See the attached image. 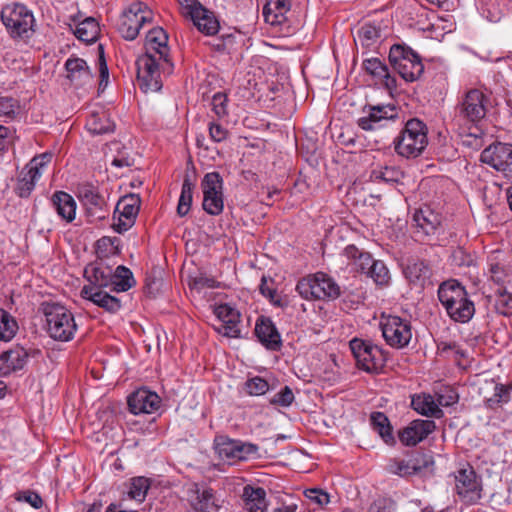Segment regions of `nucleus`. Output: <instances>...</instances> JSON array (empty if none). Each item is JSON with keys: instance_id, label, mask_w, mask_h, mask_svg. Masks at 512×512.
<instances>
[{"instance_id": "bb28decb", "label": "nucleus", "mask_w": 512, "mask_h": 512, "mask_svg": "<svg viewBox=\"0 0 512 512\" xmlns=\"http://www.w3.org/2000/svg\"><path fill=\"white\" fill-rule=\"evenodd\" d=\"M395 116V109L391 106H374L369 109L367 115L358 119V125L366 131L376 130Z\"/></svg>"}, {"instance_id": "774afa93", "label": "nucleus", "mask_w": 512, "mask_h": 512, "mask_svg": "<svg viewBox=\"0 0 512 512\" xmlns=\"http://www.w3.org/2000/svg\"><path fill=\"white\" fill-rule=\"evenodd\" d=\"M111 165L116 168L130 167L133 165V159L125 154H119L111 161Z\"/></svg>"}, {"instance_id": "4468645a", "label": "nucleus", "mask_w": 512, "mask_h": 512, "mask_svg": "<svg viewBox=\"0 0 512 512\" xmlns=\"http://www.w3.org/2000/svg\"><path fill=\"white\" fill-rule=\"evenodd\" d=\"M51 153H43L33 157L20 172L17 182V193L20 197H28L42 175V170L50 163Z\"/></svg>"}, {"instance_id": "37998d69", "label": "nucleus", "mask_w": 512, "mask_h": 512, "mask_svg": "<svg viewBox=\"0 0 512 512\" xmlns=\"http://www.w3.org/2000/svg\"><path fill=\"white\" fill-rule=\"evenodd\" d=\"M192 199L193 184L188 178H186L183 181L181 194L177 205V213L179 216L183 217L188 214L191 208Z\"/></svg>"}, {"instance_id": "603ef678", "label": "nucleus", "mask_w": 512, "mask_h": 512, "mask_svg": "<svg viewBox=\"0 0 512 512\" xmlns=\"http://www.w3.org/2000/svg\"><path fill=\"white\" fill-rule=\"evenodd\" d=\"M245 388L249 395L261 396L270 389V385L264 378L255 376L246 381Z\"/></svg>"}, {"instance_id": "6e6d98bb", "label": "nucleus", "mask_w": 512, "mask_h": 512, "mask_svg": "<svg viewBox=\"0 0 512 512\" xmlns=\"http://www.w3.org/2000/svg\"><path fill=\"white\" fill-rule=\"evenodd\" d=\"M491 386L494 393L491 397L486 398V401L490 407L507 400L508 392L504 385L492 382Z\"/></svg>"}, {"instance_id": "0e129e2a", "label": "nucleus", "mask_w": 512, "mask_h": 512, "mask_svg": "<svg viewBox=\"0 0 512 512\" xmlns=\"http://www.w3.org/2000/svg\"><path fill=\"white\" fill-rule=\"evenodd\" d=\"M16 102L9 97L0 98V116H12L15 114Z\"/></svg>"}, {"instance_id": "2eb2a0df", "label": "nucleus", "mask_w": 512, "mask_h": 512, "mask_svg": "<svg viewBox=\"0 0 512 512\" xmlns=\"http://www.w3.org/2000/svg\"><path fill=\"white\" fill-rule=\"evenodd\" d=\"M489 97L479 89L469 90L458 105L459 116L465 121L477 125L484 119Z\"/></svg>"}, {"instance_id": "aec40b11", "label": "nucleus", "mask_w": 512, "mask_h": 512, "mask_svg": "<svg viewBox=\"0 0 512 512\" xmlns=\"http://www.w3.org/2000/svg\"><path fill=\"white\" fill-rule=\"evenodd\" d=\"M66 81L75 89L92 86L93 75L84 59L69 57L66 60Z\"/></svg>"}, {"instance_id": "2f4dec72", "label": "nucleus", "mask_w": 512, "mask_h": 512, "mask_svg": "<svg viewBox=\"0 0 512 512\" xmlns=\"http://www.w3.org/2000/svg\"><path fill=\"white\" fill-rule=\"evenodd\" d=\"M145 53L157 55L158 58H168V36L161 27L150 29L145 39Z\"/></svg>"}, {"instance_id": "4c0bfd02", "label": "nucleus", "mask_w": 512, "mask_h": 512, "mask_svg": "<svg viewBox=\"0 0 512 512\" xmlns=\"http://www.w3.org/2000/svg\"><path fill=\"white\" fill-rule=\"evenodd\" d=\"M135 285L131 270L125 266H118L111 278L112 289L117 292L128 291Z\"/></svg>"}, {"instance_id": "423d86ee", "label": "nucleus", "mask_w": 512, "mask_h": 512, "mask_svg": "<svg viewBox=\"0 0 512 512\" xmlns=\"http://www.w3.org/2000/svg\"><path fill=\"white\" fill-rule=\"evenodd\" d=\"M357 367L367 373H379L386 362V352L369 340L354 338L349 342Z\"/></svg>"}, {"instance_id": "864d4df0", "label": "nucleus", "mask_w": 512, "mask_h": 512, "mask_svg": "<svg viewBox=\"0 0 512 512\" xmlns=\"http://www.w3.org/2000/svg\"><path fill=\"white\" fill-rule=\"evenodd\" d=\"M294 399L295 397L291 388L289 386H285L270 399V403L272 405H278L286 408L293 403Z\"/></svg>"}, {"instance_id": "7c9ffc66", "label": "nucleus", "mask_w": 512, "mask_h": 512, "mask_svg": "<svg viewBox=\"0 0 512 512\" xmlns=\"http://www.w3.org/2000/svg\"><path fill=\"white\" fill-rule=\"evenodd\" d=\"M289 0H265L263 5V17L266 23L271 26H282L287 21V14L290 11Z\"/></svg>"}, {"instance_id": "9d476101", "label": "nucleus", "mask_w": 512, "mask_h": 512, "mask_svg": "<svg viewBox=\"0 0 512 512\" xmlns=\"http://www.w3.org/2000/svg\"><path fill=\"white\" fill-rule=\"evenodd\" d=\"M177 2L182 15L190 18L200 32L212 36L219 31L220 24L215 14L198 0H177Z\"/></svg>"}, {"instance_id": "f3484780", "label": "nucleus", "mask_w": 512, "mask_h": 512, "mask_svg": "<svg viewBox=\"0 0 512 512\" xmlns=\"http://www.w3.org/2000/svg\"><path fill=\"white\" fill-rule=\"evenodd\" d=\"M39 311L45 317V329L48 335L58 341H64V305L60 302L45 300L40 303Z\"/></svg>"}, {"instance_id": "c9c22d12", "label": "nucleus", "mask_w": 512, "mask_h": 512, "mask_svg": "<svg viewBox=\"0 0 512 512\" xmlns=\"http://www.w3.org/2000/svg\"><path fill=\"white\" fill-rule=\"evenodd\" d=\"M411 404L414 410L422 415L437 418L442 416V410L439 408V404H437L435 396L430 394L423 393L414 396Z\"/></svg>"}, {"instance_id": "9b49d317", "label": "nucleus", "mask_w": 512, "mask_h": 512, "mask_svg": "<svg viewBox=\"0 0 512 512\" xmlns=\"http://www.w3.org/2000/svg\"><path fill=\"white\" fill-rule=\"evenodd\" d=\"M203 192V209L212 216H217L223 212V179L218 172L207 173L201 182Z\"/></svg>"}, {"instance_id": "13d9d810", "label": "nucleus", "mask_w": 512, "mask_h": 512, "mask_svg": "<svg viewBox=\"0 0 512 512\" xmlns=\"http://www.w3.org/2000/svg\"><path fill=\"white\" fill-rule=\"evenodd\" d=\"M489 272L491 279L497 284H503L508 277V272L503 265L492 260L489 262Z\"/></svg>"}, {"instance_id": "f257e3e1", "label": "nucleus", "mask_w": 512, "mask_h": 512, "mask_svg": "<svg viewBox=\"0 0 512 512\" xmlns=\"http://www.w3.org/2000/svg\"><path fill=\"white\" fill-rule=\"evenodd\" d=\"M438 299L447 315L455 322L467 323L475 314L474 302L457 280L443 282L438 288Z\"/></svg>"}, {"instance_id": "680f3d73", "label": "nucleus", "mask_w": 512, "mask_h": 512, "mask_svg": "<svg viewBox=\"0 0 512 512\" xmlns=\"http://www.w3.org/2000/svg\"><path fill=\"white\" fill-rule=\"evenodd\" d=\"M209 135L214 142H221L227 138L228 131L219 123L211 122L209 124Z\"/></svg>"}, {"instance_id": "09e8293b", "label": "nucleus", "mask_w": 512, "mask_h": 512, "mask_svg": "<svg viewBox=\"0 0 512 512\" xmlns=\"http://www.w3.org/2000/svg\"><path fill=\"white\" fill-rule=\"evenodd\" d=\"M420 29L428 32L429 37L439 39L446 32L452 31V24L447 25L443 19H436L434 22L429 19V23L420 26Z\"/></svg>"}, {"instance_id": "6ab92c4d", "label": "nucleus", "mask_w": 512, "mask_h": 512, "mask_svg": "<svg viewBox=\"0 0 512 512\" xmlns=\"http://www.w3.org/2000/svg\"><path fill=\"white\" fill-rule=\"evenodd\" d=\"M188 502L194 512H211L221 507L219 499L212 489L199 484H192L188 488Z\"/></svg>"}, {"instance_id": "c03bdc74", "label": "nucleus", "mask_w": 512, "mask_h": 512, "mask_svg": "<svg viewBox=\"0 0 512 512\" xmlns=\"http://www.w3.org/2000/svg\"><path fill=\"white\" fill-rule=\"evenodd\" d=\"M364 70L379 81L388 78V68L379 58H369L363 61Z\"/></svg>"}, {"instance_id": "412c9836", "label": "nucleus", "mask_w": 512, "mask_h": 512, "mask_svg": "<svg viewBox=\"0 0 512 512\" xmlns=\"http://www.w3.org/2000/svg\"><path fill=\"white\" fill-rule=\"evenodd\" d=\"M161 398L157 393L146 388H140L128 397V407L131 413L152 414L160 409Z\"/></svg>"}, {"instance_id": "f03ea898", "label": "nucleus", "mask_w": 512, "mask_h": 512, "mask_svg": "<svg viewBox=\"0 0 512 512\" xmlns=\"http://www.w3.org/2000/svg\"><path fill=\"white\" fill-rule=\"evenodd\" d=\"M1 21L8 34L13 39L27 40L35 32V18L27 6L20 3H10L1 10Z\"/></svg>"}, {"instance_id": "49530a36", "label": "nucleus", "mask_w": 512, "mask_h": 512, "mask_svg": "<svg viewBox=\"0 0 512 512\" xmlns=\"http://www.w3.org/2000/svg\"><path fill=\"white\" fill-rule=\"evenodd\" d=\"M357 36L362 45L368 47L380 38V29L375 24L365 23L358 30Z\"/></svg>"}, {"instance_id": "39448f33", "label": "nucleus", "mask_w": 512, "mask_h": 512, "mask_svg": "<svg viewBox=\"0 0 512 512\" xmlns=\"http://www.w3.org/2000/svg\"><path fill=\"white\" fill-rule=\"evenodd\" d=\"M153 20L152 10L141 1H135L126 7L117 23V29L126 40H134L142 27Z\"/></svg>"}, {"instance_id": "c85d7f7f", "label": "nucleus", "mask_w": 512, "mask_h": 512, "mask_svg": "<svg viewBox=\"0 0 512 512\" xmlns=\"http://www.w3.org/2000/svg\"><path fill=\"white\" fill-rule=\"evenodd\" d=\"M255 334L259 342L267 349L277 351L281 347V336L274 323L266 317H261L255 325Z\"/></svg>"}, {"instance_id": "8fccbe9b", "label": "nucleus", "mask_w": 512, "mask_h": 512, "mask_svg": "<svg viewBox=\"0 0 512 512\" xmlns=\"http://www.w3.org/2000/svg\"><path fill=\"white\" fill-rule=\"evenodd\" d=\"M372 176L376 180H382L386 183H397L403 178V173L396 167H384L379 170H373Z\"/></svg>"}, {"instance_id": "f704fd0d", "label": "nucleus", "mask_w": 512, "mask_h": 512, "mask_svg": "<svg viewBox=\"0 0 512 512\" xmlns=\"http://www.w3.org/2000/svg\"><path fill=\"white\" fill-rule=\"evenodd\" d=\"M84 274L90 283L88 286L102 289L111 285L112 274L109 267H104L98 264H90L85 268Z\"/></svg>"}, {"instance_id": "0eeeda50", "label": "nucleus", "mask_w": 512, "mask_h": 512, "mask_svg": "<svg viewBox=\"0 0 512 512\" xmlns=\"http://www.w3.org/2000/svg\"><path fill=\"white\" fill-rule=\"evenodd\" d=\"M299 295L306 299H334L340 293L339 286L327 274L318 272L302 278L296 285Z\"/></svg>"}, {"instance_id": "b1692460", "label": "nucleus", "mask_w": 512, "mask_h": 512, "mask_svg": "<svg viewBox=\"0 0 512 512\" xmlns=\"http://www.w3.org/2000/svg\"><path fill=\"white\" fill-rule=\"evenodd\" d=\"M434 429V421L417 419L400 431L399 439L405 446H415L427 438Z\"/></svg>"}, {"instance_id": "bf43d9fd", "label": "nucleus", "mask_w": 512, "mask_h": 512, "mask_svg": "<svg viewBox=\"0 0 512 512\" xmlns=\"http://www.w3.org/2000/svg\"><path fill=\"white\" fill-rule=\"evenodd\" d=\"M305 495L311 502L317 504L320 507H323L330 502L329 494L321 489H308L305 492Z\"/></svg>"}, {"instance_id": "c756f323", "label": "nucleus", "mask_w": 512, "mask_h": 512, "mask_svg": "<svg viewBox=\"0 0 512 512\" xmlns=\"http://www.w3.org/2000/svg\"><path fill=\"white\" fill-rule=\"evenodd\" d=\"M29 353L20 346H15L0 355V373L8 375L11 372L21 370L27 364Z\"/></svg>"}, {"instance_id": "58836bf2", "label": "nucleus", "mask_w": 512, "mask_h": 512, "mask_svg": "<svg viewBox=\"0 0 512 512\" xmlns=\"http://www.w3.org/2000/svg\"><path fill=\"white\" fill-rule=\"evenodd\" d=\"M77 197L89 211L101 210L105 204L102 196L92 186H83L78 189Z\"/></svg>"}, {"instance_id": "4be33fe9", "label": "nucleus", "mask_w": 512, "mask_h": 512, "mask_svg": "<svg viewBox=\"0 0 512 512\" xmlns=\"http://www.w3.org/2000/svg\"><path fill=\"white\" fill-rule=\"evenodd\" d=\"M440 217L429 208H421L413 215L414 236L418 241H425L436 234Z\"/></svg>"}, {"instance_id": "3c124183", "label": "nucleus", "mask_w": 512, "mask_h": 512, "mask_svg": "<svg viewBox=\"0 0 512 512\" xmlns=\"http://www.w3.org/2000/svg\"><path fill=\"white\" fill-rule=\"evenodd\" d=\"M259 453V447L250 442L238 440L235 454V461H245L256 458Z\"/></svg>"}, {"instance_id": "ddd939ff", "label": "nucleus", "mask_w": 512, "mask_h": 512, "mask_svg": "<svg viewBox=\"0 0 512 512\" xmlns=\"http://www.w3.org/2000/svg\"><path fill=\"white\" fill-rule=\"evenodd\" d=\"M69 29L73 35L81 42L92 44L96 42L100 35V25L92 16H86L78 10V7L69 8Z\"/></svg>"}, {"instance_id": "79ce46f5", "label": "nucleus", "mask_w": 512, "mask_h": 512, "mask_svg": "<svg viewBox=\"0 0 512 512\" xmlns=\"http://www.w3.org/2000/svg\"><path fill=\"white\" fill-rule=\"evenodd\" d=\"M150 488L148 478L139 476L132 478L129 485L128 496L137 502H143Z\"/></svg>"}, {"instance_id": "393cba45", "label": "nucleus", "mask_w": 512, "mask_h": 512, "mask_svg": "<svg viewBox=\"0 0 512 512\" xmlns=\"http://www.w3.org/2000/svg\"><path fill=\"white\" fill-rule=\"evenodd\" d=\"M425 465L426 461L423 455L416 453L407 455L405 458L391 459L387 465V470L391 474L407 477L418 473Z\"/></svg>"}, {"instance_id": "e2e57ef3", "label": "nucleus", "mask_w": 512, "mask_h": 512, "mask_svg": "<svg viewBox=\"0 0 512 512\" xmlns=\"http://www.w3.org/2000/svg\"><path fill=\"white\" fill-rule=\"evenodd\" d=\"M478 10L483 18H485L489 22L496 23L501 19V12L499 9L495 7H490L488 5H481L478 7Z\"/></svg>"}, {"instance_id": "72a5a7b5", "label": "nucleus", "mask_w": 512, "mask_h": 512, "mask_svg": "<svg viewBox=\"0 0 512 512\" xmlns=\"http://www.w3.org/2000/svg\"><path fill=\"white\" fill-rule=\"evenodd\" d=\"M242 499L247 512H267L268 501L264 488L246 485L243 489Z\"/></svg>"}, {"instance_id": "338daca9", "label": "nucleus", "mask_w": 512, "mask_h": 512, "mask_svg": "<svg viewBox=\"0 0 512 512\" xmlns=\"http://www.w3.org/2000/svg\"><path fill=\"white\" fill-rule=\"evenodd\" d=\"M391 501L386 498L375 500L369 507L368 512H390Z\"/></svg>"}, {"instance_id": "cd10ccee", "label": "nucleus", "mask_w": 512, "mask_h": 512, "mask_svg": "<svg viewBox=\"0 0 512 512\" xmlns=\"http://www.w3.org/2000/svg\"><path fill=\"white\" fill-rule=\"evenodd\" d=\"M342 263L351 271L367 274L373 264V258L367 252L360 251L354 245H348L340 255Z\"/></svg>"}, {"instance_id": "a878e982", "label": "nucleus", "mask_w": 512, "mask_h": 512, "mask_svg": "<svg viewBox=\"0 0 512 512\" xmlns=\"http://www.w3.org/2000/svg\"><path fill=\"white\" fill-rule=\"evenodd\" d=\"M85 127L91 135H102L112 132L114 123L104 107L93 105L90 107Z\"/></svg>"}, {"instance_id": "a19ab883", "label": "nucleus", "mask_w": 512, "mask_h": 512, "mask_svg": "<svg viewBox=\"0 0 512 512\" xmlns=\"http://www.w3.org/2000/svg\"><path fill=\"white\" fill-rule=\"evenodd\" d=\"M238 440L226 436H217L214 440V448L220 458L227 461H235Z\"/></svg>"}, {"instance_id": "e433bc0d", "label": "nucleus", "mask_w": 512, "mask_h": 512, "mask_svg": "<svg viewBox=\"0 0 512 512\" xmlns=\"http://www.w3.org/2000/svg\"><path fill=\"white\" fill-rule=\"evenodd\" d=\"M404 274L410 283L422 287L430 278L431 271L429 265L425 261L416 260L406 266Z\"/></svg>"}, {"instance_id": "69168bd1", "label": "nucleus", "mask_w": 512, "mask_h": 512, "mask_svg": "<svg viewBox=\"0 0 512 512\" xmlns=\"http://www.w3.org/2000/svg\"><path fill=\"white\" fill-rule=\"evenodd\" d=\"M77 203L75 199L66 193V224L76 220Z\"/></svg>"}, {"instance_id": "5fc2aeb1", "label": "nucleus", "mask_w": 512, "mask_h": 512, "mask_svg": "<svg viewBox=\"0 0 512 512\" xmlns=\"http://www.w3.org/2000/svg\"><path fill=\"white\" fill-rule=\"evenodd\" d=\"M15 499L17 501H24L26 503H29L33 508L39 509L43 505V500L41 496L31 490H25L21 491L16 494Z\"/></svg>"}, {"instance_id": "dca6fc26", "label": "nucleus", "mask_w": 512, "mask_h": 512, "mask_svg": "<svg viewBox=\"0 0 512 512\" xmlns=\"http://www.w3.org/2000/svg\"><path fill=\"white\" fill-rule=\"evenodd\" d=\"M455 491L466 504H474L481 498V483L471 466H466L455 472Z\"/></svg>"}, {"instance_id": "f8f14e48", "label": "nucleus", "mask_w": 512, "mask_h": 512, "mask_svg": "<svg viewBox=\"0 0 512 512\" xmlns=\"http://www.w3.org/2000/svg\"><path fill=\"white\" fill-rule=\"evenodd\" d=\"M480 161L506 178H512V144L495 142L486 147L480 155Z\"/></svg>"}, {"instance_id": "ea45409f", "label": "nucleus", "mask_w": 512, "mask_h": 512, "mask_svg": "<svg viewBox=\"0 0 512 512\" xmlns=\"http://www.w3.org/2000/svg\"><path fill=\"white\" fill-rule=\"evenodd\" d=\"M19 325L15 317L0 308V341L9 342L17 334Z\"/></svg>"}, {"instance_id": "a211bd4d", "label": "nucleus", "mask_w": 512, "mask_h": 512, "mask_svg": "<svg viewBox=\"0 0 512 512\" xmlns=\"http://www.w3.org/2000/svg\"><path fill=\"white\" fill-rule=\"evenodd\" d=\"M139 207L140 199L134 194L126 195L118 201L113 224L117 232H125L134 224Z\"/></svg>"}, {"instance_id": "5701e85b", "label": "nucleus", "mask_w": 512, "mask_h": 512, "mask_svg": "<svg viewBox=\"0 0 512 512\" xmlns=\"http://www.w3.org/2000/svg\"><path fill=\"white\" fill-rule=\"evenodd\" d=\"M214 313L221 324L217 328L218 332L230 338H238L240 330V312L230 304H220L215 307Z\"/></svg>"}, {"instance_id": "7ed1b4c3", "label": "nucleus", "mask_w": 512, "mask_h": 512, "mask_svg": "<svg viewBox=\"0 0 512 512\" xmlns=\"http://www.w3.org/2000/svg\"><path fill=\"white\" fill-rule=\"evenodd\" d=\"M137 80L144 92H157L162 87L161 72L170 73L172 63L169 58L144 53L137 61Z\"/></svg>"}, {"instance_id": "473e14b6", "label": "nucleus", "mask_w": 512, "mask_h": 512, "mask_svg": "<svg viewBox=\"0 0 512 512\" xmlns=\"http://www.w3.org/2000/svg\"><path fill=\"white\" fill-rule=\"evenodd\" d=\"M81 295L83 298L90 300L97 306L102 307L111 313L117 312L121 307V303L118 298L93 286H84L82 288Z\"/></svg>"}, {"instance_id": "052dcab7", "label": "nucleus", "mask_w": 512, "mask_h": 512, "mask_svg": "<svg viewBox=\"0 0 512 512\" xmlns=\"http://www.w3.org/2000/svg\"><path fill=\"white\" fill-rule=\"evenodd\" d=\"M497 306L504 315L512 314V295L507 293L506 290L500 292Z\"/></svg>"}, {"instance_id": "6e6552de", "label": "nucleus", "mask_w": 512, "mask_h": 512, "mask_svg": "<svg viewBox=\"0 0 512 512\" xmlns=\"http://www.w3.org/2000/svg\"><path fill=\"white\" fill-rule=\"evenodd\" d=\"M389 60L396 72L407 82L416 81L424 71L420 57L407 46L393 45L390 48Z\"/></svg>"}, {"instance_id": "4d7b16f0", "label": "nucleus", "mask_w": 512, "mask_h": 512, "mask_svg": "<svg viewBox=\"0 0 512 512\" xmlns=\"http://www.w3.org/2000/svg\"><path fill=\"white\" fill-rule=\"evenodd\" d=\"M211 106L212 110L218 117L225 116L227 114V96L221 92L214 94Z\"/></svg>"}, {"instance_id": "1a4fd4ad", "label": "nucleus", "mask_w": 512, "mask_h": 512, "mask_svg": "<svg viewBox=\"0 0 512 512\" xmlns=\"http://www.w3.org/2000/svg\"><path fill=\"white\" fill-rule=\"evenodd\" d=\"M379 326L385 342L390 347L402 349L410 343L412 329L408 320L394 315H382Z\"/></svg>"}, {"instance_id": "20e7f679", "label": "nucleus", "mask_w": 512, "mask_h": 512, "mask_svg": "<svg viewBox=\"0 0 512 512\" xmlns=\"http://www.w3.org/2000/svg\"><path fill=\"white\" fill-rule=\"evenodd\" d=\"M427 144V127L416 118L408 120L400 135L394 140L396 153L405 158L417 157Z\"/></svg>"}, {"instance_id": "a18cd8bd", "label": "nucleus", "mask_w": 512, "mask_h": 512, "mask_svg": "<svg viewBox=\"0 0 512 512\" xmlns=\"http://www.w3.org/2000/svg\"><path fill=\"white\" fill-rule=\"evenodd\" d=\"M373 279L377 285H386L390 280L389 270L380 260H373L368 273L366 274Z\"/></svg>"}, {"instance_id": "de8ad7c7", "label": "nucleus", "mask_w": 512, "mask_h": 512, "mask_svg": "<svg viewBox=\"0 0 512 512\" xmlns=\"http://www.w3.org/2000/svg\"><path fill=\"white\" fill-rule=\"evenodd\" d=\"M435 398L439 408L449 407L458 402L459 396L454 388L442 386L435 392Z\"/></svg>"}]
</instances>
